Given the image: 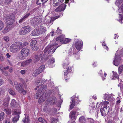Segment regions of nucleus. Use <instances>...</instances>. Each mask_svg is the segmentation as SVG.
Segmentation results:
<instances>
[{
	"label": "nucleus",
	"mask_w": 123,
	"mask_h": 123,
	"mask_svg": "<svg viewBox=\"0 0 123 123\" xmlns=\"http://www.w3.org/2000/svg\"><path fill=\"white\" fill-rule=\"evenodd\" d=\"M65 36L62 34L57 37L56 40H53L52 43H53V45H49L45 48L44 50V54H43L42 51H38L37 54L35 55V61L38 62L41 59V61H44L46 60L48 57V54L51 55L53 53L58 47H56L55 45H58V41L62 43L61 39L63 40L65 38Z\"/></svg>",
	"instance_id": "1"
},
{
	"label": "nucleus",
	"mask_w": 123,
	"mask_h": 123,
	"mask_svg": "<svg viewBox=\"0 0 123 123\" xmlns=\"http://www.w3.org/2000/svg\"><path fill=\"white\" fill-rule=\"evenodd\" d=\"M41 87V89H39L37 92L35 97L36 98L38 99L39 96V98L38 100L39 103L43 102L49 96L47 93H45L44 94L46 88V86L44 85L42 86Z\"/></svg>",
	"instance_id": "2"
},
{
	"label": "nucleus",
	"mask_w": 123,
	"mask_h": 123,
	"mask_svg": "<svg viewBox=\"0 0 123 123\" xmlns=\"http://www.w3.org/2000/svg\"><path fill=\"white\" fill-rule=\"evenodd\" d=\"M15 19V15L13 14L7 16L6 18L7 26L3 31L2 32L5 34L8 32L11 29L12 24L14 20Z\"/></svg>",
	"instance_id": "3"
},
{
	"label": "nucleus",
	"mask_w": 123,
	"mask_h": 123,
	"mask_svg": "<svg viewBox=\"0 0 123 123\" xmlns=\"http://www.w3.org/2000/svg\"><path fill=\"white\" fill-rule=\"evenodd\" d=\"M98 105L100 106L101 105L100 112L102 115L105 116L108 113L110 109L109 103L108 101H105L103 103H98L97 104V106Z\"/></svg>",
	"instance_id": "4"
},
{
	"label": "nucleus",
	"mask_w": 123,
	"mask_h": 123,
	"mask_svg": "<svg viewBox=\"0 0 123 123\" xmlns=\"http://www.w3.org/2000/svg\"><path fill=\"white\" fill-rule=\"evenodd\" d=\"M123 56V48L117 51L113 62L114 64L116 66H118L120 63V57Z\"/></svg>",
	"instance_id": "5"
},
{
	"label": "nucleus",
	"mask_w": 123,
	"mask_h": 123,
	"mask_svg": "<svg viewBox=\"0 0 123 123\" xmlns=\"http://www.w3.org/2000/svg\"><path fill=\"white\" fill-rule=\"evenodd\" d=\"M22 43L19 42L15 43L10 47V51L12 53H15L23 47Z\"/></svg>",
	"instance_id": "6"
},
{
	"label": "nucleus",
	"mask_w": 123,
	"mask_h": 123,
	"mask_svg": "<svg viewBox=\"0 0 123 123\" xmlns=\"http://www.w3.org/2000/svg\"><path fill=\"white\" fill-rule=\"evenodd\" d=\"M30 51L26 48L22 49L21 51V55H19L18 57L20 59L23 60L25 59L30 53Z\"/></svg>",
	"instance_id": "7"
},
{
	"label": "nucleus",
	"mask_w": 123,
	"mask_h": 123,
	"mask_svg": "<svg viewBox=\"0 0 123 123\" xmlns=\"http://www.w3.org/2000/svg\"><path fill=\"white\" fill-rule=\"evenodd\" d=\"M79 96L76 97L74 95L71 98V101L70 103V108L71 109H73L75 105L80 102L78 99Z\"/></svg>",
	"instance_id": "8"
},
{
	"label": "nucleus",
	"mask_w": 123,
	"mask_h": 123,
	"mask_svg": "<svg viewBox=\"0 0 123 123\" xmlns=\"http://www.w3.org/2000/svg\"><path fill=\"white\" fill-rule=\"evenodd\" d=\"M15 86L17 90L20 93L22 92L23 95H25L26 93V92L24 90L22 87V85L20 84H18L17 82H14Z\"/></svg>",
	"instance_id": "9"
},
{
	"label": "nucleus",
	"mask_w": 123,
	"mask_h": 123,
	"mask_svg": "<svg viewBox=\"0 0 123 123\" xmlns=\"http://www.w3.org/2000/svg\"><path fill=\"white\" fill-rule=\"evenodd\" d=\"M31 29V28L29 26H24L20 30L19 33L21 35L25 34L29 32Z\"/></svg>",
	"instance_id": "10"
},
{
	"label": "nucleus",
	"mask_w": 123,
	"mask_h": 123,
	"mask_svg": "<svg viewBox=\"0 0 123 123\" xmlns=\"http://www.w3.org/2000/svg\"><path fill=\"white\" fill-rule=\"evenodd\" d=\"M74 44L78 52L82 49L83 42L80 40L77 39L75 41Z\"/></svg>",
	"instance_id": "11"
},
{
	"label": "nucleus",
	"mask_w": 123,
	"mask_h": 123,
	"mask_svg": "<svg viewBox=\"0 0 123 123\" xmlns=\"http://www.w3.org/2000/svg\"><path fill=\"white\" fill-rule=\"evenodd\" d=\"M42 20L41 16H37L33 18V22L35 25H37L42 24Z\"/></svg>",
	"instance_id": "12"
},
{
	"label": "nucleus",
	"mask_w": 123,
	"mask_h": 123,
	"mask_svg": "<svg viewBox=\"0 0 123 123\" xmlns=\"http://www.w3.org/2000/svg\"><path fill=\"white\" fill-rule=\"evenodd\" d=\"M119 16L117 20L121 24L123 23V8H119L118 10Z\"/></svg>",
	"instance_id": "13"
},
{
	"label": "nucleus",
	"mask_w": 123,
	"mask_h": 123,
	"mask_svg": "<svg viewBox=\"0 0 123 123\" xmlns=\"http://www.w3.org/2000/svg\"><path fill=\"white\" fill-rule=\"evenodd\" d=\"M113 96L112 94H109L107 93L104 94L103 98L105 100L111 101L114 99Z\"/></svg>",
	"instance_id": "14"
},
{
	"label": "nucleus",
	"mask_w": 123,
	"mask_h": 123,
	"mask_svg": "<svg viewBox=\"0 0 123 123\" xmlns=\"http://www.w3.org/2000/svg\"><path fill=\"white\" fill-rule=\"evenodd\" d=\"M37 41L35 40H33L31 41L30 46L32 50L36 51L38 49V47L37 44Z\"/></svg>",
	"instance_id": "15"
},
{
	"label": "nucleus",
	"mask_w": 123,
	"mask_h": 123,
	"mask_svg": "<svg viewBox=\"0 0 123 123\" xmlns=\"http://www.w3.org/2000/svg\"><path fill=\"white\" fill-rule=\"evenodd\" d=\"M62 31L60 30L59 27H58L57 28V30L56 31V32H54V31L52 29V31L51 32H50L49 34H48L46 36V37L47 38H49L50 35L51 36H52L54 35H56L57 34H61Z\"/></svg>",
	"instance_id": "16"
},
{
	"label": "nucleus",
	"mask_w": 123,
	"mask_h": 123,
	"mask_svg": "<svg viewBox=\"0 0 123 123\" xmlns=\"http://www.w3.org/2000/svg\"><path fill=\"white\" fill-rule=\"evenodd\" d=\"M72 70V67H68L67 70L64 72V76L66 81H67V80L68 79L70 78L69 77V75L70 74L69 73H68V71L69 72H71Z\"/></svg>",
	"instance_id": "17"
},
{
	"label": "nucleus",
	"mask_w": 123,
	"mask_h": 123,
	"mask_svg": "<svg viewBox=\"0 0 123 123\" xmlns=\"http://www.w3.org/2000/svg\"><path fill=\"white\" fill-rule=\"evenodd\" d=\"M77 111H71L69 114L70 118L72 120H76L77 116L76 115Z\"/></svg>",
	"instance_id": "18"
},
{
	"label": "nucleus",
	"mask_w": 123,
	"mask_h": 123,
	"mask_svg": "<svg viewBox=\"0 0 123 123\" xmlns=\"http://www.w3.org/2000/svg\"><path fill=\"white\" fill-rule=\"evenodd\" d=\"M14 110V114L16 115H19L21 113V108L19 105H18V107L13 109Z\"/></svg>",
	"instance_id": "19"
},
{
	"label": "nucleus",
	"mask_w": 123,
	"mask_h": 123,
	"mask_svg": "<svg viewBox=\"0 0 123 123\" xmlns=\"http://www.w3.org/2000/svg\"><path fill=\"white\" fill-rule=\"evenodd\" d=\"M56 100V99L55 97H51L49 99L47 100V103L51 105H53L55 103Z\"/></svg>",
	"instance_id": "20"
},
{
	"label": "nucleus",
	"mask_w": 123,
	"mask_h": 123,
	"mask_svg": "<svg viewBox=\"0 0 123 123\" xmlns=\"http://www.w3.org/2000/svg\"><path fill=\"white\" fill-rule=\"evenodd\" d=\"M10 98L8 96H7L5 99L3 105L6 107H7L8 105V102L10 100Z\"/></svg>",
	"instance_id": "21"
},
{
	"label": "nucleus",
	"mask_w": 123,
	"mask_h": 123,
	"mask_svg": "<svg viewBox=\"0 0 123 123\" xmlns=\"http://www.w3.org/2000/svg\"><path fill=\"white\" fill-rule=\"evenodd\" d=\"M95 106V104L94 103H92L90 104L89 107L90 112H92L94 111V109Z\"/></svg>",
	"instance_id": "22"
},
{
	"label": "nucleus",
	"mask_w": 123,
	"mask_h": 123,
	"mask_svg": "<svg viewBox=\"0 0 123 123\" xmlns=\"http://www.w3.org/2000/svg\"><path fill=\"white\" fill-rule=\"evenodd\" d=\"M18 105L17 103L15 100L13 99L11 103V107L12 108V109L18 107Z\"/></svg>",
	"instance_id": "23"
},
{
	"label": "nucleus",
	"mask_w": 123,
	"mask_h": 123,
	"mask_svg": "<svg viewBox=\"0 0 123 123\" xmlns=\"http://www.w3.org/2000/svg\"><path fill=\"white\" fill-rule=\"evenodd\" d=\"M40 33L42 34L45 33L46 31V28L44 26H41L38 28Z\"/></svg>",
	"instance_id": "24"
},
{
	"label": "nucleus",
	"mask_w": 123,
	"mask_h": 123,
	"mask_svg": "<svg viewBox=\"0 0 123 123\" xmlns=\"http://www.w3.org/2000/svg\"><path fill=\"white\" fill-rule=\"evenodd\" d=\"M112 72L113 75L111 77V79L113 80H115L116 79H118L119 76L117 73L116 72L113 71Z\"/></svg>",
	"instance_id": "25"
},
{
	"label": "nucleus",
	"mask_w": 123,
	"mask_h": 123,
	"mask_svg": "<svg viewBox=\"0 0 123 123\" xmlns=\"http://www.w3.org/2000/svg\"><path fill=\"white\" fill-rule=\"evenodd\" d=\"M40 34L38 28L35 29L32 31V35L34 36L38 35Z\"/></svg>",
	"instance_id": "26"
},
{
	"label": "nucleus",
	"mask_w": 123,
	"mask_h": 123,
	"mask_svg": "<svg viewBox=\"0 0 123 123\" xmlns=\"http://www.w3.org/2000/svg\"><path fill=\"white\" fill-rule=\"evenodd\" d=\"M61 41H62V43L63 44H66L68 43L70 41V39L68 38H64L63 40L62 39H61Z\"/></svg>",
	"instance_id": "27"
},
{
	"label": "nucleus",
	"mask_w": 123,
	"mask_h": 123,
	"mask_svg": "<svg viewBox=\"0 0 123 123\" xmlns=\"http://www.w3.org/2000/svg\"><path fill=\"white\" fill-rule=\"evenodd\" d=\"M46 80L44 79H42L41 80H40L39 82H37V88H38L39 87V86H40L41 85H42L44 83H45Z\"/></svg>",
	"instance_id": "28"
},
{
	"label": "nucleus",
	"mask_w": 123,
	"mask_h": 123,
	"mask_svg": "<svg viewBox=\"0 0 123 123\" xmlns=\"http://www.w3.org/2000/svg\"><path fill=\"white\" fill-rule=\"evenodd\" d=\"M19 116L18 115L15 116L12 119V121L14 123H16L17 121L18 120Z\"/></svg>",
	"instance_id": "29"
},
{
	"label": "nucleus",
	"mask_w": 123,
	"mask_h": 123,
	"mask_svg": "<svg viewBox=\"0 0 123 123\" xmlns=\"http://www.w3.org/2000/svg\"><path fill=\"white\" fill-rule=\"evenodd\" d=\"M45 66L44 65H42L37 70L40 73L43 72L44 70Z\"/></svg>",
	"instance_id": "30"
},
{
	"label": "nucleus",
	"mask_w": 123,
	"mask_h": 123,
	"mask_svg": "<svg viewBox=\"0 0 123 123\" xmlns=\"http://www.w3.org/2000/svg\"><path fill=\"white\" fill-rule=\"evenodd\" d=\"M118 74H121L122 73L123 71V65H120L118 68Z\"/></svg>",
	"instance_id": "31"
},
{
	"label": "nucleus",
	"mask_w": 123,
	"mask_h": 123,
	"mask_svg": "<svg viewBox=\"0 0 123 123\" xmlns=\"http://www.w3.org/2000/svg\"><path fill=\"white\" fill-rule=\"evenodd\" d=\"M30 15V13H28L27 14H26L24 16V17L22 18L19 21V23H21L26 18H27Z\"/></svg>",
	"instance_id": "32"
},
{
	"label": "nucleus",
	"mask_w": 123,
	"mask_h": 123,
	"mask_svg": "<svg viewBox=\"0 0 123 123\" xmlns=\"http://www.w3.org/2000/svg\"><path fill=\"white\" fill-rule=\"evenodd\" d=\"M123 2V0H117L116 1L115 4L119 8L121 4Z\"/></svg>",
	"instance_id": "33"
},
{
	"label": "nucleus",
	"mask_w": 123,
	"mask_h": 123,
	"mask_svg": "<svg viewBox=\"0 0 123 123\" xmlns=\"http://www.w3.org/2000/svg\"><path fill=\"white\" fill-rule=\"evenodd\" d=\"M59 17H60V16H57L55 17H52L51 18L50 20L49 21H49H48V22H47V23H49H49H51V22H52L55 19L58 18Z\"/></svg>",
	"instance_id": "34"
},
{
	"label": "nucleus",
	"mask_w": 123,
	"mask_h": 123,
	"mask_svg": "<svg viewBox=\"0 0 123 123\" xmlns=\"http://www.w3.org/2000/svg\"><path fill=\"white\" fill-rule=\"evenodd\" d=\"M46 2V1L44 0H38L37 1L36 4L37 5H40L41 4V2L42 3V5H44V3Z\"/></svg>",
	"instance_id": "35"
},
{
	"label": "nucleus",
	"mask_w": 123,
	"mask_h": 123,
	"mask_svg": "<svg viewBox=\"0 0 123 123\" xmlns=\"http://www.w3.org/2000/svg\"><path fill=\"white\" fill-rule=\"evenodd\" d=\"M69 63V61L67 60H65L63 64V67L64 68H66L68 66Z\"/></svg>",
	"instance_id": "36"
},
{
	"label": "nucleus",
	"mask_w": 123,
	"mask_h": 123,
	"mask_svg": "<svg viewBox=\"0 0 123 123\" xmlns=\"http://www.w3.org/2000/svg\"><path fill=\"white\" fill-rule=\"evenodd\" d=\"M4 111L8 114H10L11 113V110L8 108H5L4 110Z\"/></svg>",
	"instance_id": "37"
},
{
	"label": "nucleus",
	"mask_w": 123,
	"mask_h": 123,
	"mask_svg": "<svg viewBox=\"0 0 123 123\" xmlns=\"http://www.w3.org/2000/svg\"><path fill=\"white\" fill-rule=\"evenodd\" d=\"M85 119L84 117L82 116L80 117L79 118V121L81 123H83L85 122Z\"/></svg>",
	"instance_id": "38"
},
{
	"label": "nucleus",
	"mask_w": 123,
	"mask_h": 123,
	"mask_svg": "<svg viewBox=\"0 0 123 123\" xmlns=\"http://www.w3.org/2000/svg\"><path fill=\"white\" fill-rule=\"evenodd\" d=\"M3 39L6 42H8L9 40V38L7 36H4L3 38Z\"/></svg>",
	"instance_id": "39"
},
{
	"label": "nucleus",
	"mask_w": 123,
	"mask_h": 123,
	"mask_svg": "<svg viewBox=\"0 0 123 123\" xmlns=\"http://www.w3.org/2000/svg\"><path fill=\"white\" fill-rule=\"evenodd\" d=\"M4 113L2 112L0 113V121L4 119Z\"/></svg>",
	"instance_id": "40"
},
{
	"label": "nucleus",
	"mask_w": 123,
	"mask_h": 123,
	"mask_svg": "<svg viewBox=\"0 0 123 123\" xmlns=\"http://www.w3.org/2000/svg\"><path fill=\"white\" fill-rule=\"evenodd\" d=\"M74 55L77 59H78L80 58V56L79 53L76 54L75 52H74Z\"/></svg>",
	"instance_id": "41"
},
{
	"label": "nucleus",
	"mask_w": 123,
	"mask_h": 123,
	"mask_svg": "<svg viewBox=\"0 0 123 123\" xmlns=\"http://www.w3.org/2000/svg\"><path fill=\"white\" fill-rule=\"evenodd\" d=\"M22 121H23L24 123H28L29 122V119L28 117H25L23 119Z\"/></svg>",
	"instance_id": "42"
},
{
	"label": "nucleus",
	"mask_w": 123,
	"mask_h": 123,
	"mask_svg": "<svg viewBox=\"0 0 123 123\" xmlns=\"http://www.w3.org/2000/svg\"><path fill=\"white\" fill-rule=\"evenodd\" d=\"M98 74H99V75L102 77L103 80H104L105 79V78L103 77V74L102 72V71L101 70H100L99 72L98 73Z\"/></svg>",
	"instance_id": "43"
},
{
	"label": "nucleus",
	"mask_w": 123,
	"mask_h": 123,
	"mask_svg": "<svg viewBox=\"0 0 123 123\" xmlns=\"http://www.w3.org/2000/svg\"><path fill=\"white\" fill-rule=\"evenodd\" d=\"M40 74L39 72L37 70V69L32 74V75L34 76H36L38 74Z\"/></svg>",
	"instance_id": "44"
},
{
	"label": "nucleus",
	"mask_w": 123,
	"mask_h": 123,
	"mask_svg": "<svg viewBox=\"0 0 123 123\" xmlns=\"http://www.w3.org/2000/svg\"><path fill=\"white\" fill-rule=\"evenodd\" d=\"M102 46H103V48L105 49L107 51H108L109 49L107 46L106 45V44L104 43V42H103L102 43Z\"/></svg>",
	"instance_id": "45"
},
{
	"label": "nucleus",
	"mask_w": 123,
	"mask_h": 123,
	"mask_svg": "<svg viewBox=\"0 0 123 123\" xmlns=\"http://www.w3.org/2000/svg\"><path fill=\"white\" fill-rule=\"evenodd\" d=\"M4 25L3 22L0 21V31L2 30L3 28Z\"/></svg>",
	"instance_id": "46"
},
{
	"label": "nucleus",
	"mask_w": 123,
	"mask_h": 123,
	"mask_svg": "<svg viewBox=\"0 0 123 123\" xmlns=\"http://www.w3.org/2000/svg\"><path fill=\"white\" fill-rule=\"evenodd\" d=\"M65 8H56L55 10L56 12H61L64 11Z\"/></svg>",
	"instance_id": "47"
},
{
	"label": "nucleus",
	"mask_w": 123,
	"mask_h": 123,
	"mask_svg": "<svg viewBox=\"0 0 123 123\" xmlns=\"http://www.w3.org/2000/svg\"><path fill=\"white\" fill-rule=\"evenodd\" d=\"M21 65L22 67H25L27 66L25 61H24L21 62Z\"/></svg>",
	"instance_id": "48"
},
{
	"label": "nucleus",
	"mask_w": 123,
	"mask_h": 123,
	"mask_svg": "<svg viewBox=\"0 0 123 123\" xmlns=\"http://www.w3.org/2000/svg\"><path fill=\"white\" fill-rule=\"evenodd\" d=\"M8 91L9 93L11 95H14L15 94L14 92L11 89L9 90Z\"/></svg>",
	"instance_id": "49"
},
{
	"label": "nucleus",
	"mask_w": 123,
	"mask_h": 123,
	"mask_svg": "<svg viewBox=\"0 0 123 123\" xmlns=\"http://www.w3.org/2000/svg\"><path fill=\"white\" fill-rule=\"evenodd\" d=\"M25 61L27 65H28L32 62V60L31 59H29L26 60Z\"/></svg>",
	"instance_id": "50"
},
{
	"label": "nucleus",
	"mask_w": 123,
	"mask_h": 123,
	"mask_svg": "<svg viewBox=\"0 0 123 123\" xmlns=\"http://www.w3.org/2000/svg\"><path fill=\"white\" fill-rule=\"evenodd\" d=\"M67 5L65 4H62L60 5L57 8H66Z\"/></svg>",
	"instance_id": "51"
},
{
	"label": "nucleus",
	"mask_w": 123,
	"mask_h": 123,
	"mask_svg": "<svg viewBox=\"0 0 123 123\" xmlns=\"http://www.w3.org/2000/svg\"><path fill=\"white\" fill-rule=\"evenodd\" d=\"M58 121V119L55 118L52 119L51 123H56Z\"/></svg>",
	"instance_id": "52"
},
{
	"label": "nucleus",
	"mask_w": 123,
	"mask_h": 123,
	"mask_svg": "<svg viewBox=\"0 0 123 123\" xmlns=\"http://www.w3.org/2000/svg\"><path fill=\"white\" fill-rule=\"evenodd\" d=\"M67 52L66 53H67L68 55V56H71L72 55V53L71 52V49H69L68 51H67Z\"/></svg>",
	"instance_id": "53"
},
{
	"label": "nucleus",
	"mask_w": 123,
	"mask_h": 123,
	"mask_svg": "<svg viewBox=\"0 0 123 123\" xmlns=\"http://www.w3.org/2000/svg\"><path fill=\"white\" fill-rule=\"evenodd\" d=\"M49 62L50 63H52L54 62H55V59L54 58H51L49 61Z\"/></svg>",
	"instance_id": "54"
},
{
	"label": "nucleus",
	"mask_w": 123,
	"mask_h": 123,
	"mask_svg": "<svg viewBox=\"0 0 123 123\" xmlns=\"http://www.w3.org/2000/svg\"><path fill=\"white\" fill-rule=\"evenodd\" d=\"M64 0H53V3H55V2H62Z\"/></svg>",
	"instance_id": "55"
},
{
	"label": "nucleus",
	"mask_w": 123,
	"mask_h": 123,
	"mask_svg": "<svg viewBox=\"0 0 123 123\" xmlns=\"http://www.w3.org/2000/svg\"><path fill=\"white\" fill-rule=\"evenodd\" d=\"M89 121L90 122V123H95L94 121L92 119H89Z\"/></svg>",
	"instance_id": "56"
},
{
	"label": "nucleus",
	"mask_w": 123,
	"mask_h": 123,
	"mask_svg": "<svg viewBox=\"0 0 123 123\" xmlns=\"http://www.w3.org/2000/svg\"><path fill=\"white\" fill-rule=\"evenodd\" d=\"M59 2H55V3H53L54 4V6H56L59 5Z\"/></svg>",
	"instance_id": "57"
},
{
	"label": "nucleus",
	"mask_w": 123,
	"mask_h": 123,
	"mask_svg": "<svg viewBox=\"0 0 123 123\" xmlns=\"http://www.w3.org/2000/svg\"><path fill=\"white\" fill-rule=\"evenodd\" d=\"M26 71L24 70H22L20 71V73L22 74H24L26 72Z\"/></svg>",
	"instance_id": "58"
},
{
	"label": "nucleus",
	"mask_w": 123,
	"mask_h": 123,
	"mask_svg": "<svg viewBox=\"0 0 123 123\" xmlns=\"http://www.w3.org/2000/svg\"><path fill=\"white\" fill-rule=\"evenodd\" d=\"M28 44V43L27 42H24L23 44H22V45L23 46V47L24 46L27 45Z\"/></svg>",
	"instance_id": "59"
},
{
	"label": "nucleus",
	"mask_w": 123,
	"mask_h": 123,
	"mask_svg": "<svg viewBox=\"0 0 123 123\" xmlns=\"http://www.w3.org/2000/svg\"><path fill=\"white\" fill-rule=\"evenodd\" d=\"M4 60V57H3L2 56H0V60L1 61H3Z\"/></svg>",
	"instance_id": "60"
},
{
	"label": "nucleus",
	"mask_w": 123,
	"mask_h": 123,
	"mask_svg": "<svg viewBox=\"0 0 123 123\" xmlns=\"http://www.w3.org/2000/svg\"><path fill=\"white\" fill-rule=\"evenodd\" d=\"M38 120L39 122H41L43 121V118L42 117H39L38 119Z\"/></svg>",
	"instance_id": "61"
},
{
	"label": "nucleus",
	"mask_w": 123,
	"mask_h": 123,
	"mask_svg": "<svg viewBox=\"0 0 123 123\" xmlns=\"http://www.w3.org/2000/svg\"><path fill=\"white\" fill-rule=\"evenodd\" d=\"M3 80L1 79H0V86L3 84Z\"/></svg>",
	"instance_id": "62"
},
{
	"label": "nucleus",
	"mask_w": 123,
	"mask_h": 123,
	"mask_svg": "<svg viewBox=\"0 0 123 123\" xmlns=\"http://www.w3.org/2000/svg\"><path fill=\"white\" fill-rule=\"evenodd\" d=\"M2 72L3 74L6 75H8V73L7 72H4L3 71H2Z\"/></svg>",
	"instance_id": "63"
},
{
	"label": "nucleus",
	"mask_w": 123,
	"mask_h": 123,
	"mask_svg": "<svg viewBox=\"0 0 123 123\" xmlns=\"http://www.w3.org/2000/svg\"><path fill=\"white\" fill-rule=\"evenodd\" d=\"M6 55L7 56V58H9L11 56V55L7 53L6 54Z\"/></svg>",
	"instance_id": "64"
}]
</instances>
